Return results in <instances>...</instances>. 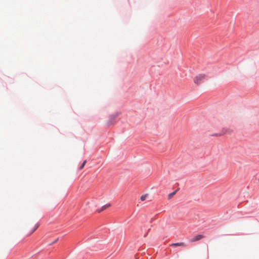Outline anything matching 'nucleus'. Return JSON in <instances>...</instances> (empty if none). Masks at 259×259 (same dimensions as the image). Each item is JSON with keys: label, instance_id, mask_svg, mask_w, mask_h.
<instances>
[{"label": "nucleus", "instance_id": "nucleus-3", "mask_svg": "<svg viewBox=\"0 0 259 259\" xmlns=\"http://www.w3.org/2000/svg\"><path fill=\"white\" fill-rule=\"evenodd\" d=\"M204 238V236L202 235H198L194 237L191 240V242H195L198 241Z\"/></svg>", "mask_w": 259, "mask_h": 259}, {"label": "nucleus", "instance_id": "nucleus-1", "mask_svg": "<svg viewBox=\"0 0 259 259\" xmlns=\"http://www.w3.org/2000/svg\"><path fill=\"white\" fill-rule=\"evenodd\" d=\"M205 78L204 74H199L194 78V82L197 85L200 84Z\"/></svg>", "mask_w": 259, "mask_h": 259}, {"label": "nucleus", "instance_id": "nucleus-9", "mask_svg": "<svg viewBox=\"0 0 259 259\" xmlns=\"http://www.w3.org/2000/svg\"><path fill=\"white\" fill-rule=\"evenodd\" d=\"M58 240H59L58 238L56 239L55 240H54V241L53 242L50 243V245H51L53 244L54 243H56L58 241Z\"/></svg>", "mask_w": 259, "mask_h": 259}, {"label": "nucleus", "instance_id": "nucleus-2", "mask_svg": "<svg viewBox=\"0 0 259 259\" xmlns=\"http://www.w3.org/2000/svg\"><path fill=\"white\" fill-rule=\"evenodd\" d=\"M39 225L36 224L33 227H31L29 225L26 227L25 231L27 233L28 236L31 235L38 227Z\"/></svg>", "mask_w": 259, "mask_h": 259}, {"label": "nucleus", "instance_id": "nucleus-6", "mask_svg": "<svg viewBox=\"0 0 259 259\" xmlns=\"http://www.w3.org/2000/svg\"><path fill=\"white\" fill-rule=\"evenodd\" d=\"M147 196H148L147 194H145V195L141 196L140 197V200L142 201L145 200L146 198L147 197Z\"/></svg>", "mask_w": 259, "mask_h": 259}, {"label": "nucleus", "instance_id": "nucleus-5", "mask_svg": "<svg viewBox=\"0 0 259 259\" xmlns=\"http://www.w3.org/2000/svg\"><path fill=\"white\" fill-rule=\"evenodd\" d=\"M176 192H177V191H174V192L169 194L168 195V199H170L174 196V195H175V194L176 193Z\"/></svg>", "mask_w": 259, "mask_h": 259}, {"label": "nucleus", "instance_id": "nucleus-4", "mask_svg": "<svg viewBox=\"0 0 259 259\" xmlns=\"http://www.w3.org/2000/svg\"><path fill=\"white\" fill-rule=\"evenodd\" d=\"M171 246H183L185 247L186 246V244L184 242H180V243H173L170 245Z\"/></svg>", "mask_w": 259, "mask_h": 259}, {"label": "nucleus", "instance_id": "nucleus-7", "mask_svg": "<svg viewBox=\"0 0 259 259\" xmlns=\"http://www.w3.org/2000/svg\"><path fill=\"white\" fill-rule=\"evenodd\" d=\"M86 162H87V160H84V161L83 162V163H82L81 165L80 166V167H79V169H80V170H81V169H82L84 167V165H85V164Z\"/></svg>", "mask_w": 259, "mask_h": 259}, {"label": "nucleus", "instance_id": "nucleus-8", "mask_svg": "<svg viewBox=\"0 0 259 259\" xmlns=\"http://www.w3.org/2000/svg\"><path fill=\"white\" fill-rule=\"evenodd\" d=\"M110 206V204H106V205H104L103 207H102V210L106 209V208L107 207H109Z\"/></svg>", "mask_w": 259, "mask_h": 259}]
</instances>
